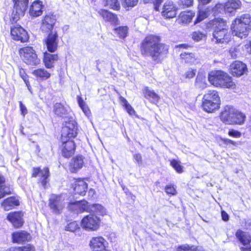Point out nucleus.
I'll list each match as a JSON object with an SVG mask.
<instances>
[{
  "mask_svg": "<svg viewBox=\"0 0 251 251\" xmlns=\"http://www.w3.org/2000/svg\"><path fill=\"white\" fill-rule=\"evenodd\" d=\"M168 47L161 42V38L154 35H149L141 44V52L145 56H149L158 62L163 54L168 52Z\"/></svg>",
  "mask_w": 251,
  "mask_h": 251,
  "instance_id": "f257e3e1",
  "label": "nucleus"
},
{
  "mask_svg": "<svg viewBox=\"0 0 251 251\" xmlns=\"http://www.w3.org/2000/svg\"><path fill=\"white\" fill-rule=\"evenodd\" d=\"M231 30L233 35L245 38L251 30V16L245 14L237 17L232 23Z\"/></svg>",
  "mask_w": 251,
  "mask_h": 251,
  "instance_id": "f03ea898",
  "label": "nucleus"
},
{
  "mask_svg": "<svg viewBox=\"0 0 251 251\" xmlns=\"http://www.w3.org/2000/svg\"><path fill=\"white\" fill-rule=\"evenodd\" d=\"M221 121L228 125H243L246 120L245 115L231 106H226L221 113Z\"/></svg>",
  "mask_w": 251,
  "mask_h": 251,
  "instance_id": "7ed1b4c3",
  "label": "nucleus"
},
{
  "mask_svg": "<svg viewBox=\"0 0 251 251\" xmlns=\"http://www.w3.org/2000/svg\"><path fill=\"white\" fill-rule=\"evenodd\" d=\"M208 80L212 85L217 87L232 89L236 87L232 77L222 71L211 72L209 74Z\"/></svg>",
  "mask_w": 251,
  "mask_h": 251,
  "instance_id": "20e7f679",
  "label": "nucleus"
},
{
  "mask_svg": "<svg viewBox=\"0 0 251 251\" xmlns=\"http://www.w3.org/2000/svg\"><path fill=\"white\" fill-rule=\"evenodd\" d=\"M216 25L213 32V40L218 43H227L230 39V34L226 23L220 19L215 21Z\"/></svg>",
  "mask_w": 251,
  "mask_h": 251,
  "instance_id": "39448f33",
  "label": "nucleus"
},
{
  "mask_svg": "<svg viewBox=\"0 0 251 251\" xmlns=\"http://www.w3.org/2000/svg\"><path fill=\"white\" fill-rule=\"evenodd\" d=\"M19 54L25 63L28 65L36 66L40 62L35 50L31 47H25L19 50Z\"/></svg>",
  "mask_w": 251,
  "mask_h": 251,
  "instance_id": "423d86ee",
  "label": "nucleus"
},
{
  "mask_svg": "<svg viewBox=\"0 0 251 251\" xmlns=\"http://www.w3.org/2000/svg\"><path fill=\"white\" fill-rule=\"evenodd\" d=\"M241 5L239 0H228L226 3H218L212 9L214 15L225 12L231 13Z\"/></svg>",
  "mask_w": 251,
  "mask_h": 251,
  "instance_id": "0eeeda50",
  "label": "nucleus"
},
{
  "mask_svg": "<svg viewBox=\"0 0 251 251\" xmlns=\"http://www.w3.org/2000/svg\"><path fill=\"white\" fill-rule=\"evenodd\" d=\"M65 196L63 195H52L49 200V206L52 212L59 214L65 207Z\"/></svg>",
  "mask_w": 251,
  "mask_h": 251,
  "instance_id": "6e6552de",
  "label": "nucleus"
},
{
  "mask_svg": "<svg viewBox=\"0 0 251 251\" xmlns=\"http://www.w3.org/2000/svg\"><path fill=\"white\" fill-rule=\"evenodd\" d=\"M99 218L93 214L84 217L81 220V227L87 231H96L100 226Z\"/></svg>",
  "mask_w": 251,
  "mask_h": 251,
  "instance_id": "1a4fd4ad",
  "label": "nucleus"
},
{
  "mask_svg": "<svg viewBox=\"0 0 251 251\" xmlns=\"http://www.w3.org/2000/svg\"><path fill=\"white\" fill-rule=\"evenodd\" d=\"M14 3L13 11V20L17 21L24 16L26 10L29 0H13Z\"/></svg>",
  "mask_w": 251,
  "mask_h": 251,
  "instance_id": "9d476101",
  "label": "nucleus"
},
{
  "mask_svg": "<svg viewBox=\"0 0 251 251\" xmlns=\"http://www.w3.org/2000/svg\"><path fill=\"white\" fill-rule=\"evenodd\" d=\"M11 34L15 40L25 42L28 39L27 32L20 25H15L11 28Z\"/></svg>",
  "mask_w": 251,
  "mask_h": 251,
  "instance_id": "9b49d317",
  "label": "nucleus"
},
{
  "mask_svg": "<svg viewBox=\"0 0 251 251\" xmlns=\"http://www.w3.org/2000/svg\"><path fill=\"white\" fill-rule=\"evenodd\" d=\"M61 154L65 158H70L75 153V145L74 141L61 139Z\"/></svg>",
  "mask_w": 251,
  "mask_h": 251,
  "instance_id": "f8f14e48",
  "label": "nucleus"
},
{
  "mask_svg": "<svg viewBox=\"0 0 251 251\" xmlns=\"http://www.w3.org/2000/svg\"><path fill=\"white\" fill-rule=\"evenodd\" d=\"M177 9V7L173 2L167 1L162 7L161 15L166 19L173 18L176 17Z\"/></svg>",
  "mask_w": 251,
  "mask_h": 251,
  "instance_id": "ddd939ff",
  "label": "nucleus"
},
{
  "mask_svg": "<svg viewBox=\"0 0 251 251\" xmlns=\"http://www.w3.org/2000/svg\"><path fill=\"white\" fill-rule=\"evenodd\" d=\"M77 134V126L75 121H71L66 124L62 128L61 139L74 138Z\"/></svg>",
  "mask_w": 251,
  "mask_h": 251,
  "instance_id": "4468645a",
  "label": "nucleus"
},
{
  "mask_svg": "<svg viewBox=\"0 0 251 251\" xmlns=\"http://www.w3.org/2000/svg\"><path fill=\"white\" fill-rule=\"evenodd\" d=\"M107 242L101 236L92 238L90 242V246L93 251H108L106 249Z\"/></svg>",
  "mask_w": 251,
  "mask_h": 251,
  "instance_id": "2eb2a0df",
  "label": "nucleus"
},
{
  "mask_svg": "<svg viewBox=\"0 0 251 251\" xmlns=\"http://www.w3.org/2000/svg\"><path fill=\"white\" fill-rule=\"evenodd\" d=\"M230 73L234 76L238 77L244 75L247 71L245 64L239 61H235L230 66Z\"/></svg>",
  "mask_w": 251,
  "mask_h": 251,
  "instance_id": "dca6fc26",
  "label": "nucleus"
},
{
  "mask_svg": "<svg viewBox=\"0 0 251 251\" xmlns=\"http://www.w3.org/2000/svg\"><path fill=\"white\" fill-rule=\"evenodd\" d=\"M23 213L21 212H13L9 213L7 216V220L16 228L21 227L24 223L23 220Z\"/></svg>",
  "mask_w": 251,
  "mask_h": 251,
  "instance_id": "f3484780",
  "label": "nucleus"
},
{
  "mask_svg": "<svg viewBox=\"0 0 251 251\" xmlns=\"http://www.w3.org/2000/svg\"><path fill=\"white\" fill-rule=\"evenodd\" d=\"M85 158L78 155L73 158L69 166V170L72 173H76L81 169L84 165Z\"/></svg>",
  "mask_w": 251,
  "mask_h": 251,
  "instance_id": "a211bd4d",
  "label": "nucleus"
},
{
  "mask_svg": "<svg viewBox=\"0 0 251 251\" xmlns=\"http://www.w3.org/2000/svg\"><path fill=\"white\" fill-rule=\"evenodd\" d=\"M58 35L56 33H50L45 40L46 45L47 48L50 52H54L57 49L58 47Z\"/></svg>",
  "mask_w": 251,
  "mask_h": 251,
  "instance_id": "6ab92c4d",
  "label": "nucleus"
},
{
  "mask_svg": "<svg viewBox=\"0 0 251 251\" xmlns=\"http://www.w3.org/2000/svg\"><path fill=\"white\" fill-rule=\"evenodd\" d=\"M56 19L52 15H46L42 21L41 28L42 30L49 32L51 30L55 23Z\"/></svg>",
  "mask_w": 251,
  "mask_h": 251,
  "instance_id": "aec40b11",
  "label": "nucleus"
},
{
  "mask_svg": "<svg viewBox=\"0 0 251 251\" xmlns=\"http://www.w3.org/2000/svg\"><path fill=\"white\" fill-rule=\"evenodd\" d=\"M49 170L48 168L45 167L43 170H41L40 168H36L33 169L32 176L40 177L42 184L45 187L47 182V179L49 176Z\"/></svg>",
  "mask_w": 251,
  "mask_h": 251,
  "instance_id": "412c9836",
  "label": "nucleus"
},
{
  "mask_svg": "<svg viewBox=\"0 0 251 251\" xmlns=\"http://www.w3.org/2000/svg\"><path fill=\"white\" fill-rule=\"evenodd\" d=\"M30 234L25 231H20L12 234L13 242L21 244L30 240Z\"/></svg>",
  "mask_w": 251,
  "mask_h": 251,
  "instance_id": "4be33fe9",
  "label": "nucleus"
},
{
  "mask_svg": "<svg viewBox=\"0 0 251 251\" xmlns=\"http://www.w3.org/2000/svg\"><path fill=\"white\" fill-rule=\"evenodd\" d=\"M43 5L42 2L39 0L34 1L29 9V15L32 17H38L42 14Z\"/></svg>",
  "mask_w": 251,
  "mask_h": 251,
  "instance_id": "5701e85b",
  "label": "nucleus"
},
{
  "mask_svg": "<svg viewBox=\"0 0 251 251\" xmlns=\"http://www.w3.org/2000/svg\"><path fill=\"white\" fill-rule=\"evenodd\" d=\"M202 101L203 110L208 113L214 112L220 108V102L211 101L203 98Z\"/></svg>",
  "mask_w": 251,
  "mask_h": 251,
  "instance_id": "b1692460",
  "label": "nucleus"
},
{
  "mask_svg": "<svg viewBox=\"0 0 251 251\" xmlns=\"http://www.w3.org/2000/svg\"><path fill=\"white\" fill-rule=\"evenodd\" d=\"M88 189V185L83 179H77L74 182V191L75 193L84 196Z\"/></svg>",
  "mask_w": 251,
  "mask_h": 251,
  "instance_id": "393cba45",
  "label": "nucleus"
},
{
  "mask_svg": "<svg viewBox=\"0 0 251 251\" xmlns=\"http://www.w3.org/2000/svg\"><path fill=\"white\" fill-rule=\"evenodd\" d=\"M236 238L244 246L247 245L251 242V236L247 232L238 229L235 233Z\"/></svg>",
  "mask_w": 251,
  "mask_h": 251,
  "instance_id": "a878e982",
  "label": "nucleus"
},
{
  "mask_svg": "<svg viewBox=\"0 0 251 251\" xmlns=\"http://www.w3.org/2000/svg\"><path fill=\"white\" fill-rule=\"evenodd\" d=\"M57 60V54H52L47 52L44 53L43 61L46 68L50 69L53 67L54 62Z\"/></svg>",
  "mask_w": 251,
  "mask_h": 251,
  "instance_id": "bb28decb",
  "label": "nucleus"
},
{
  "mask_svg": "<svg viewBox=\"0 0 251 251\" xmlns=\"http://www.w3.org/2000/svg\"><path fill=\"white\" fill-rule=\"evenodd\" d=\"M18 205H19V201L14 197L8 198L1 203V206L5 211H8Z\"/></svg>",
  "mask_w": 251,
  "mask_h": 251,
  "instance_id": "cd10ccee",
  "label": "nucleus"
},
{
  "mask_svg": "<svg viewBox=\"0 0 251 251\" xmlns=\"http://www.w3.org/2000/svg\"><path fill=\"white\" fill-rule=\"evenodd\" d=\"M100 15L105 20L111 24H115L118 21L117 16L107 10L101 9L99 11Z\"/></svg>",
  "mask_w": 251,
  "mask_h": 251,
  "instance_id": "c85d7f7f",
  "label": "nucleus"
},
{
  "mask_svg": "<svg viewBox=\"0 0 251 251\" xmlns=\"http://www.w3.org/2000/svg\"><path fill=\"white\" fill-rule=\"evenodd\" d=\"M144 93L145 98L151 103H156L160 100L159 96L155 93L153 90L150 89L148 87L145 89Z\"/></svg>",
  "mask_w": 251,
  "mask_h": 251,
  "instance_id": "c756f323",
  "label": "nucleus"
},
{
  "mask_svg": "<svg viewBox=\"0 0 251 251\" xmlns=\"http://www.w3.org/2000/svg\"><path fill=\"white\" fill-rule=\"evenodd\" d=\"M203 99L218 102L221 101L218 92L214 90L207 91L203 95Z\"/></svg>",
  "mask_w": 251,
  "mask_h": 251,
  "instance_id": "7c9ffc66",
  "label": "nucleus"
},
{
  "mask_svg": "<svg viewBox=\"0 0 251 251\" xmlns=\"http://www.w3.org/2000/svg\"><path fill=\"white\" fill-rule=\"evenodd\" d=\"M53 110L55 114L58 117H65L68 114V109L60 103L54 105Z\"/></svg>",
  "mask_w": 251,
  "mask_h": 251,
  "instance_id": "2f4dec72",
  "label": "nucleus"
},
{
  "mask_svg": "<svg viewBox=\"0 0 251 251\" xmlns=\"http://www.w3.org/2000/svg\"><path fill=\"white\" fill-rule=\"evenodd\" d=\"M194 13L192 11H183L180 13L178 20L183 24L190 23L194 16Z\"/></svg>",
  "mask_w": 251,
  "mask_h": 251,
  "instance_id": "473e14b6",
  "label": "nucleus"
},
{
  "mask_svg": "<svg viewBox=\"0 0 251 251\" xmlns=\"http://www.w3.org/2000/svg\"><path fill=\"white\" fill-rule=\"evenodd\" d=\"M32 74L36 77L42 80L47 79L50 76V74L44 69L39 68L33 71Z\"/></svg>",
  "mask_w": 251,
  "mask_h": 251,
  "instance_id": "72a5a7b5",
  "label": "nucleus"
},
{
  "mask_svg": "<svg viewBox=\"0 0 251 251\" xmlns=\"http://www.w3.org/2000/svg\"><path fill=\"white\" fill-rule=\"evenodd\" d=\"M177 251H202L203 249L201 247L195 246H189L188 244H184L177 247Z\"/></svg>",
  "mask_w": 251,
  "mask_h": 251,
  "instance_id": "f704fd0d",
  "label": "nucleus"
},
{
  "mask_svg": "<svg viewBox=\"0 0 251 251\" xmlns=\"http://www.w3.org/2000/svg\"><path fill=\"white\" fill-rule=\"evenodd\" d=\"M103 5L114 10H118L120 8V4L118 0H103Z\"/></svg>",
  "mask_w": 251,
  "mask_h": 251,
  "instance_id": "c9c22d12",
  "label": "nucleus"
},
{
  "mask_svg": "<svg viewBox=\"0 0 251 251\" xmlns=\"http://www.w3.org/2000/svg\"><path fill=\"white\" fill-rule=\"evenodd\" d=\"M89 212L100 215H103L105 213L104 208L99 204L89 205Z\"/></svg>",
  "mask_w": 251,
  "mask_h": 251,
  "instance_id": "e433bc0d",
  "label": "nucleus"
},
{
  "mask_svg": "<svg viewBox=\"0 0 251 251\" xmlns=\"http://www.w3.org/2000/svg\"><path fill=\"white\" fill-rule=\"evenodd\" d=\"M210 9L207 8L205 9H201L199 11L197 15V18L194 24H196L202 21L205 18H207L209 14Z\"/></svg>",
  "mask_w": 251,
  "mask_h": 251,
  "instance_id": "4c0bfd02",
  "label": "nucleus"
},
{
  "mask_svg": "<svg viewBox=\"0 0 251 251\" xmlns=\"http://www.w3.org/2000/svg\"><path fill=\"white\" fill-rule=\"evenodd\" d=\"M180 56L185 63L192 64L194 63L196 60L195 55L192 53L183 52L180 54Z\"/></svg>",
  "mask_w": 251,
  "mask_h": 251,
  "instance_id": "58836bf2",
  "label": "nucleus"
},
{
  "mask_svg": "<svg viewBox=\"0 0 251 251\" xmlns=\"http://www.w3.org/2000/svg\"><path fill=\"white\" fill-rule=\"evenodd\" d=\"M120 100L122 104L125 107L126 110L128 112V113L130 115H134L135 113V110L132 108V107L128 103L126 100L123 97H120Z\"/></svg>",
  "mask_w": 251,
  "mask_h": 251,
  "instance_id": "ea45409f",
  "label": "nucleus"
},
{
  "mask_svg": "<svg viewBox=\"0 0 251 251\" xmlns=\"http://www.w3.org/2000/svg\"><path fill=\"white\" fill-rule=\"evenodd\" d=\"M195 85L200 88H204L206 86L205 77L202 75H198L195 81Z\"/></svg>",
  "mask_w": 251,
  "mask_h": 251,
  "instance_id": "a19ab883",
  "label": "nucleus"
},
{
  "mask_svg": "<svg viewBox=\"0 0 251 251\" xmlns=\"http://www.w3.org/2000/svg\"><path fill=\"white\" fill-rule=\"evenodd\" d=\"M128 28L127 26H120L115 29V33L118 34L120 38H124L127 34Z\"/></svg>",
  "mask_w": 251,
  "mask_h": 251,
  "instance_id": "79ce46f5",
  "label": "nucleus"
},
{
  "mask_svg": "<svg viewBox=\"0 0 251 251\" xmlns=\"http://www.w3.org/2000/svg\"><path fill=\"white\" fill-rule=\"evenodd\" d=\"M171 165L178 173L183 172V167L180 165V162L179 161L173 159L171 161Z\"/></svg>",
  "mask_w": 251,
  "mask_h": 251,
  "instance_id": "37998d69",
  "label": "nucleus"
},
{
  "mask_svg": "<svg viewBox=\"0 0 251 251\" xmlns=\"http://www.w3.org/2000/svg\"><path fill=\"white\" fill-rule=\"evenodd\" d=\"M9 251H34V248L31 245H27L22 247H11Z\"/></svg>",
  "mask_w": 251,
  "mask_h": 251,
  "instance_id": "c03bdc74",
  "label": "nucleus"
},
{
  "mask_svg": "<svg viewBox=\"0 0 251 251\" xmlns=\"http://www.w3.org/2000/svg\"><path fill=\"white\" fill-rule=\"evenodd\" d=\"M79 228V226L75 221L70 223L65 226V230L70 232H75Z\"/></svg>",
  "mask_w": 251,
  "mask_h": 251,
  "instance_id": "a18cd8bd",
  "label": "nucleus"
},
{
  "mask_svg": "<svg viewBox=\"0 0 251 251\" xmlns=\"http://www.w3.org/2000/svg\"><path fill=\"white\" fill-rule=\"evenodd\" d=\"M192 38L196 41L201 40L203 38L206 37V34L202 32L197 31L194 32L192 34Z\"/></svg>",
  "mask_w": 251,
  "mask_h": 251,
  "instance_id": "49530a36",
  "label": "nucleus"
},
{
  "mask_svg": "<svg viewBox=\"0 0 251 251\" xmlns=\"http://www.w3.org/2000/svg\"><path fill=\"white\" fill-rule=\"evenodd\" d=\"M78 203H80V201H75L74 202H70L68 204V208L72 211H75L79 212L80 205Z\"/></svg>",
  "mask_w": 251,
  "mask_h": 251,
  "instance_id": "de8ad7c7",
  "label": "nucleus"
},
{
  "mask_svg": "<svg viewBox=\"0 0 251 251\" xmlns=\"http://www.w3.org/2000/svg\"><path fill=\"white\" fill-rule=\"evenodd\" d=\"M10 194L9 188L5 185L0 186V199L4 197L6 195Z\"/></svg>",
  "mask_w": 251,
  "mask_h": 251,
  "instance_id": "09e8293b",
  "label": "nucleus"
},
{
  "mask_svg": "<svg viewBox=\"0 0 251 251\" xmlns=\"http://www.w3.org/2000/svg\"><path fill=\"white\" fill-rule=\"evenodd\" d=\"M80 205L79 209V212H82L83 211H87L89 212V205H88V202L85 201H80V203H78Z\"/></svg>",
  "mask_w": 251,
  "mask_h": 251,
  "instance_id": "8fccbe9b",
  "label": "nucleus"
},
{
  "mask_svg": "<svg viewBox=\"0 0 251 251\" xmlns=\"http://www.w3.org/2000/svg\"><path fill=\"white\" fill-rule=\"evenodd\" d=\"M228 135L234 138H239L241 137L242 134L239 131L231 129L228 131Z\"/></svg>",
  "mask_w": 251,
  "mask_h": 251,
  "instance_id": "3c124183",
  "label": "nucleus"
},
{
  "mask_svg": "<svg viewBox=\"0 0 251 251\" xmlns=\"http://www.w3.org/2000/svg\"><path fill=\"white\" fill-rule=\"evenodd\" d=\"M19 74H20L21 77L24 80L26 85L28 86V85L29 84V81L27 79V75L25 74V70L23 69H20L19 70Z\"/></svg>",
  "mask_w": 251,
  "mask_h": 251,
  "instance_id": "603ef678",
  "label": "nucleus"
},
{
  "mask_svg": "<svg viewBox=\"0 0 251 251\" xmlns=\"http://www.w3.org/2000/svg\"><path fill=\"white\" fill-rule=\"evenodd\" d=\"M165 191L168 194L174 195L176 194V190L174 186L168 185L165 187Z\"/></svg>",
  "mask_w": 251,
  "mask_h": 251,
  "instance_id": "864d4df0",
  "label": "nucleus"
},
{
  "mask_svg": "<svg viewBox=\"0 0 251 251\" xmlns=\"http://www.w3.org/2000/svg\"><path fill=\"white\" fill-rule=\"evenodd\" d=\"M196 69H190L185 73V76L188 78H193L196 75Z\"/></svg>",
  "mask_w": 251,
  "mask_h": 251,
  "instance_id": "5fc2aeb1",
  "label": "nucleus"
},
{
  "mask_svg": "<svg viewBox=\"0 0 251 251\" xmlns=\"http://www.w3.org/2000/svg\"><path fill=\"white\" fill-rule=\"evenodd\" d=\"M138 0H124L125 5L127 7H133L137 4Z\"/></svg>",
  "mask_w": 251,
  "mask_h": 251,
  "instance_id": "6e6d98bb",
  "label": "nucleus"
},
{
  "mask_svg": "<svg viewBox=\"0 0 251 251\" xmlns=\"http://www.w3.org/2000/svg\"><path fill=\"white\" fill-rule=\"evenodd\" d=\"M80 107L84 113L87 116H89L90 115V114H91L90 110H89V109L88 106L86 105V104L80 106Z\"/></svg>",
  "mask_w": 251,
  "mask_h": 251,
  "instance_id": "4d7b16f0",
  "label": "nucleus"
},
{
  "mask_svg": "<svg viewBox=\"0 0 251 251\" xmlns=\"http://www.w3.org/2000/svg\"><path fill=\"white\" fill-rule=\"evenodd\" d=\"M20 107L22 114L23 116L27 113V110L26 107L22 103L21 101H20Z\"/></svg>",
  "mask_w": 251,
  "mask_h": 251,
  "instance_id": "13d9d810",
  "label": "nucleus"
},
{
  "mask_svg": "<svg viewBox=\"0 0 251 251\" xmlns=\"http://www.w3.org/2000/svg\"><path fill=\"white\" fill-rule=\"evenodd\" d=\"M134 159L138 164H142V157L140 153H136L135 155H134Z\"/></svg>",
  "mask_w": 251,
  "mask_h": 251,
  "instance_id": "bf43d9fd",
  "label": "nucleus"
},
{
  "mask_svg": "<svg viewBox=\"0 0 251 251\" xmlns=\"http://www.w3.org/2000/svg\"><path fill=\"white\" fill-rule=\"evenodd\" d=\"M182 3L183 5L187 7L192 5L193 0H182Z\"/></svg>",
  "mask_w": 251,
  "mask_h": 251,
  "instance_id": "052dcab7",
  "label": "nucleus"
},
{
  "mask_svg": "<svg viewBox=\"0 0 251 251\" xmlns=\"http://www.w3.org/2000/svg\"><path fill=\"white\" fill-rule=\"evenodd\" d=\"M222 219L225 221H227L228 220V215L225 211H222Z\"/></svg>",
  "mask_w": 251,
  "mask_h": 251,
  "instance_id": "680f3d73",
  "label": "nucleus"
},
{
  "mask_svg": "<svg viewBox=\"0 0 251 251\" xmlns=\"http://www.w3.org/2000/svg\"><path fill=\"white\" fill-rule=\"evenodd\" d=\"M77 101L79 106H81L86 104L85 102L83 100V99H82V98L79 96L77 97Z\"/></svg>",
  "mask_w": 251,
  "mask_h": 251,
  "instance_id": "e2e57ef3",
  "label": "nucleus"
},
{
  "mask_svg": "<svg viewBox=\"0 0 251 251\" xmlns=\"http://www.w3.org/2000/svg\"><path fill=\"white\" fill-rule=\"evenodd\" d=\"M224 141L225 144H231L233 145H236V143L235 142H234L231 140H230V139H225L224 140Z\"/></svg>",
  "mask_w": 251,
  "mask_h": 251,
  "instance_id": "0e129e2a",
  "label": "nucleus"
},
{
  "mask_svg": "<svg viewBox=\"0 0 251 251\" xmlns=\"http://www.w3.org/2000/svg\"><path fill=\"white\" fill-rule=\"evenodd\" d=\"M234 51H236V49H232L230 50V52L231 53L230 55L233 58H236L238 56V54H235V53H234Z\"/></svg>",
  "mask_w": 251,
  "mask_h": 251,
  "instance_id": "69168bd1",
  "label": "nucleus"
},
{
  "mask_svg": "<svg viewBox=\"0 0 251 251\" xmlns=\"http://www.w3.org/2000/svg\"><path fill=\"white\" fill-rule=\"evenodd\" d=\"M160 3H158L157 2V0H156V2L154 4V9L157 11H159V4Z\"/></svg>",
  "mask_w": 251,
  "mask_h": 251,
  "instance_id": "338daca9",
  "label": "nucleus"
},
{
  "mask_svg": "<svg viewBox=\"0 0 251 251\" xmlns=\"http://www.w3.org/2000/svg\"><path fill=\"white\" fill-rule=\"evenodd\" d=\"M241 251H251V247L249 248L242 247L241 248Z\"/></svg>",
  "mask_w": 251,
  "mask_h": 251,
  "instance_id": "774afa93",
  "label": "nucleus"
}]
</instances>
